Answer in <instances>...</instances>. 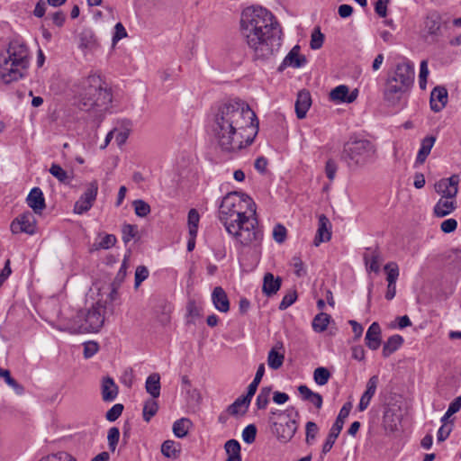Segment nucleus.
Listing matches in <instances>:
<instances>
[{
    "instance_id": "nucleus-1",
    "label": "nucleus",
    "mask_w": 461,
    "mask_h": 461,
    "mask_svg": "<svg viewBox=\"0 0 461 461\" xmlns=\"http://www.w3.org/2000/svg\"><path fill=\"white\" fill-rule=\"evenodd\" d=\"M256 113L241 100L220 105L212 119V131L221 151L233 153L249 146L258 134Z\"/></svg>"
},
{
    "instance_id": "nucleus-2",
    "label": "nucleus",
    "mask_w": 461,
    "mask_h": 461,
    "mask_svg": "<svg viewBox=\"0 0 461 461\" xmlns=\"http://www.w3.org/2000/svg\"><path fill=\"white\" fill-rule=\"evenodd\" d=\"M219 220L240 247L260 249L263 230L256 216V204L249 195L238 192L227 194L219 208Z\"/></svg>"
},
{
    "instance_id": "nucleus-3",
    "label": "nucleus",
    "mask_w": 461,
    "mask_h": 461,
    "mask_svg": "<svg viewBox=\"0 0 461 461\" xmlns=\"http://www.w3.org/2000/svg\"><path fill=\"white\" fill-rule=\"evenodd\" d=\"M240 35L256 59H270L281 46V30L271 12L261 6L245 8L240 21Z\"/></svg>"
},
{
    "instance_id": "nucleus-4",
    "label": "nucleus",
    "mask_w": 461,
    "mask_h": 461,
    "mask_svg": "<svg viewBox=\"0 0 461 461\" xmlns=\"http://www.w3.org/2000/svg\"><path fill=\"white\" fill-rule=\"evenodd\" d=\"M76 93L77 106L83 111L104 110L112 102L110 89L104 86L102 78L97 75H90L82 78L76 85Z\"/></svg>"
},
{
    "instance_id": "nucleus-5",
    "label": "nucleus",
    "mask_w": 461,
    "mask_h": 461,
    "mask_svg": "<svg viewBox=\"0 0 461 461\" xmlns=\"http://www.w3.org/2000/svg\"><path fill=\"white\" fill-rule=\"evenodd\" d=\"M106 306L103 300H98L90 308L78 311L65 329L71 333L98 332L104 324Z\"/></svg>"
},
{
    "instance_id": "nucleus-6",
    "label": "nucleus",
    "mask_w": 461,
    "mask_h": 461,
    "mask_svg": "<svg viewBox=\"0 0 461 461\" xmlns=\"http://www.w3.org/2000/svg\"><path fill=\"white\" fill-rule=\"evenodd\" d=\"M375 152V147L370 140H353L344 145L342 158L349 165L364 166L374 158Z\"/></svg>"
},
{
    "instance_id": "nucleus-7",
    "label": "nucleus",
    "mask_w": 461,
    "mask_h": 461,
    "mask_svg": "<svg viewBox=\"0 0 461 461\" xmlns=\"http://www.w3.org/2000/svg\"><path fill=\"white\" fill-rule=\"evenodd\" d=\"M270 429L276 439L282 443H288L298 429V423L291 415L281 420H273Z\"/></svg>"
},
{
    "instance_id": "nucleus-8",
    "label": "nucleus",
    "mask_w": 461,
    "mask_h": 461,
    "mask_svg": "<svg viewBox=\"0 0 461 461\" xmlns=\"http://www.w3.org/2000/svg\"><path fill=\"white\" fill-rule=\"evenodd\" d=\"M351 408L352 403L348 402L340 409L335 422L330 429L326 441L322 446V454H327L332 448L336 439L343 429L345 420L348 417Z\"/></svg>"
},
{
    "instance_id": "nucleus-9",
    "label": "nucleus",
    "mask_w": 461,
    "mask_h": 461,
    "mask_svg": "<svg viewBox=\"0 0 461 461\" xmlns=\"http://www.w3.org/2000/svg\"><path fill=\"white\" fill-rule=\"evenodd\" d=\"M27 68L16 66V62L0 55V78L5 84H10L23 78Z\"/></svg>"
},
{
    "instance_id": "nucleus-10",
    "label": "nucleus",
    "mask_w": 461,
    "mask_h": 461,
    "mask_svg": "<svg viewBox=\"0 0 461 461\" xmlns=\"http://www.w3.org/2000/svg\"><path fill=\"white\" fill-rule=\"evenodd\" d=\"M97 192L98 183L96 180H94L87 185L86 191L76 202L74 212L77 214H82L90 210L96 199Z\"/></svg>"
},
{
    "instance_id": "nucleus-11",
    "label": "nucleus",
    "mask_w": 461,
    "mask_h": 461,
    "mask_svg": "<svg viewBox=\"0 0 461 461\" xmlns=\"http://www.w3.org/2000/svg\"><path fill=\"white\" fill-rule=\"evenodd\" d=\"M389 78L410 89L414 80L413 64L407 60L398 63L393 74Z\"/></svg>"
},
{
    "instance_id": "nucleus-12",
    "label": "nucleus",
    "mask_w": 461,
    "mask_h": 461,
    "mask_svg": "<svg viewBox=\"0 0 461 461\" xmlns=\"http://www.w3.org/2000/svg\"><path fill=\"white\" fill-rule=\"evenodd\" d=\"M2 55L15 61L18 67L25 68L29 67V50L23 43L17 41L10 42L6 53Z\"/></svg>"
},
{
    "instance_id": "nucleus-13",
    "label": "nucleus",
    "mask_w": 461,
    "mask_h": 461,
    "mask_svg": "<svg viewBox=\"0 0 461 461\" xmlns=\"http://www.w3.org/2000/svg\"><path fill=\"white\" fill-rule=\"evenodd\" d=\"M459 181L458 175H452L450 177L442 178L435 183V192L441 195V198L456 199L458 193Z\"/></svg>"
},
{
    "instance_id": "nucleus-14",
    "label": "nucleus",
    "mask_w": 461,
    "mask_h": 461,
    "mask_svg": "<svg viewBox=\"0 0 461 461\" xmlns=\"http://www.w3.org/2000/svg\"><path fill=\"white\" fill-rule=\"evenodd\" d=\"M14 233L25 232L32 235L36 232V219L32 212H25L17 217L11 224Z\"/></svg>"
},
{
    "instance_id": "nucleus-15",
    "label": "nucleus",
    "mask_w": 461,
    "mask_h": 461,
    "mask_svg": "<svg viewBox=\"0 0 461 461\" xmlns=\"http://www.w3.org/2000/svg\"><path fill=\"white\" fill-rule=\"evenodd\" d=\"M408 90V88L402 86L401 84L388 78L384 90V99L390 105H396L400 104Z\"/></svg>"
},
{
    "instance_id": "nucleus-16",
    "label": "nucleus",
    "mask_w": 461,
    "mask_h": 461,
    "mask_svg": "<svg viewBox=\"0 0 461 461\" xmlns=\"http://www.w3.org/2000/svg\"><path fill=\"white\" fill-rule=\"evenodd\" d=\"M307 62L305 56L300 54V46L295 45L285 56L280 64L278 70L284 71L287 67L299 68L303 67Z\"/></svg>"
},
{
    "instance_id": "nucleus-17",
    "label": "nucleus",
    "mask_w": 461,
    "mask_h": 461,
    "mask_svg": "<svg viewBox=\"0 0 461 461\" xmlns=\"http://www.w3.org/2000/svg\"><path fill=\"white\" fill-rule=\"evenodd\" d=\"M78 48L86 54L99 47L97 37L90 28L83 29L78 34Z\"/></svg>"
},
{
    "instance_id": "nucleus-18",
    "label": "nucleus",
    "mask_w": 461,
    "mask_h": 461,
    "mask_svg": "<svg viewBox=\"0 0 461 461\" xmlns=\"http://www.w3.org/2000/svg\"><path fill=\"white\" fill-rule=\"evenodd\" d=\"M357 97V90L349 93V89L345 85H339L333 88L330 93V99L335 103H347L354 102Z\"/></svg>"
},
{
    "instance_id": "nucleus-19",
    "label": "nucleus",
    "mask_w": 461,
    "mask_h": 461,
    "mask_svg": "<svg viewBox=\"0 0 461 461\" xmlns=\"http://www.w3.org/2000/svg\"><path fill=\"white\" fill-rule=\"evenodd\" d=\"M441 18L437 13L429 14L423 23V32L427 36L437 39L440 35Z\"/></svg>"
},
{
    "instance_id": "nucleus-20",
    "label": "nucleus",
    "mask_w": 461,
    "mask_h": 461,
    "mask_svg": "<svg viewBox=\"0 0 461 461\" xmlns=\"http://www.w3.org/2000/svg\"><path fill=\"white\" fill-rule=\"evenodd\" d=\"M447 103V90L446 87L438 86L430 93V108L432 111L440 112Z\"/></svg>"
},
{
    "instance_id": "nucleus-21",
    "label": "nucleus",
    "mask_w": 461,
    "mask_h": 461,
    "mask_svg": "<svg viewBox=\"0 0 461 461\" xmlns=\"http://www.w3.org/2000/svg\"><path fill=\"white\" fill-rule=\"evenodd\" d=\"M382 331L378 322H373L365 337L366 345L371 350H376L381 346L382 342Z\"/></svg>"
},
{
    "instance_id": "nucleus-22",
    "label": "nucleus",
    "mask_w": 461,
    "mask_h": 461,
    "mask_svg": "<svg viewBox=\"0 0 461 461\" xmlns=\"http://www.w3.org/2000/svg\"><path fill=\"white\" fill-rule=\"evenodd\" d=\"M27 204L32 209L34 213L41 214L45 209V199L43 193L39 187H33L29 193L27 199Z\"/></svg>"
},
{
    "instance_id": "nucleus-23",
    "label": "nucleus",
    "mask_w": 461,
    "mask_h": 461,
    "mask_svg": "<svg viewBox=\"0 0 461 461\" xmlns=\"http://www.w3.org/2000/svg\"><path fill=\"white\" fill-rule=\"evenodd\" d=\"M378 383H379V378L377 375L371 376L369 378V380L367 381L366 389L364 392V393L362 394V396L360 398L359 404H358V410L360 411H364L365 410L367 409V407L371 402V399L373 398V396L375 395V393L376 392Z\"/></svg>"
},
{
    "instance_id": "nucleus-24",
    "label": "nucleus",
    "mask_w": 461,
    "mask_h": 461,
    "mask_svg": "<svg viewBox=\"0 0 461 461\" xmlns=\"http://www.w3.org/2000/svg\"><path fill=\"white\" fill-rule=\"evenodd\" d=\"M285 353L282 342L276 343L268 352L267 365L274 370L279 369L284 363Z\"/></svg>"
},
{
    "instance_id": "nucleus-25",
    "label": "nucleus",
    "mask_w": 461,
    "mask_h": 461,
    "mask_svg": "<svg viewBox=\"0 0 461 461\" xmlns=\"http://www.w3.org/2000/svg\"><path fill=\"white\" fill-rule=\"evenodd\" d=\"M312 105L311 95L306 90H302L297 95L295 102V113L298 119H303Z\"/></svg>"
},
{
    "instance_id": "nucleus-26",
    "label": "nucleus",
    "mask_w": 461,
    "mask_h": 461,
    "mask_svg": "<svg viewBox=\"0 0 461 461\" xmlns=\"http://www.w3.org/2000/svg\"><path fill=\"white\" fill-rule=\"evenodd\" d=\"M330 220L324 214H321L319 216V227L317 234L314 238L315 246H319L321 242L329 241L330 240L331 232L330 231Z\"/></svg>"
},
{
    "instance_id": "nucleus-27",
    "label": "nucleus",
    "mask_w": 461,
    "mask_h": 461,
    "mask_svg": "<svg viewBox=\"0 0 461 461\" xmlns=\"http://www.w3.org/2000/svg\"><path fill=\"white\" fill-rule=\"evenodd\" d=\"M118 386L112 377L107 376L103 379L101 385L103 401L106 402L114 401L118 395Z\"/></svg>"
},
{
    "instance_id": "nucleus-28",
    "label": "nucleus",
    "mask_w": 461,
    "mask_h": 461,
    "mask_svg": "<svg viewBox=\"0 0 461 461\" xmlns=\"http://www.w3.org/2000/svg\"><path fill=\"white\" fill-rule=\"evenodd\" d=\"M212 301L214 307L221 312H228L230 310V301L227 294L221 286H216L212 294Z\"/></svg>"
},
{
    "instance_id": "nucleus-29",
    "label": "nucleus",
    "mask_w": 461,
    "mask_h": 461,
    "mask_svg": "<svg viewBox=\"0 0 461 461\" xmlns=\"http://www.w3.org/2000/svg\"><path fill=\"white\" fill-rule=\"evenodd\" d=\"M456 208V199L440 198L433 208V213L436 217L442 218L453 212Z\"/></svg>"
},
{
    "instance_id": "nucleus-30",
    "label": "nucleus",
    "mask_w": 461,
    "mask_h": 461,
    "mask_svg": "<svg viewBox=\"0 0 461 461\" xmlns=\"http://www.w3.org/2000/svg\"><path fill=\"white\" fill-rule=\"evenodd\" d=\"M401 423V415L397 414L395 410L387 409L384 412L383 425L386 431L395 432L398 430V426Z\"/></svg>"
},
{
    "instance_id": "nucleus-31",
    "label": "nucleus",
    "mask_w": 461,
    "mask_h": 461,
    "mask_svg": "<svg viewBox=\"0 0 461 461\" xmlns=\"http://www.w3.org/2000/svg\"><path fill=\"white\" fill-rule=\"evenodd\" d=\"M252 397L249 396L248 393L246 395H241L237 398L233 403L228 406L227 411L230 415H238L240 413L245 414L251 402Z\"/></svg>"
},
{
    "instance_id": "nucleus-32",
    "label": "nucleus",
    "mask_w": 461,
    "mask_h": 461,
    "mask_svg": "<svg viewBox=\"0 0 461 461\" xmlns=\"http://www.w3.org/2000/svg\"><path fill=\"white\" fill-rule=\"evenodd\" d=\"M282 280L280 277H275L272 273H266L263 279V293L271 296L276 294L280 289Z\"/></svg>"
},
{
    "instance_id": "nucleus-33",
    "label": "nucleus",
    "mask_w": 461,
    "mask_h": 461,
    "mask_svg": "<svg viewBox=\"0 0 461 461\" xmlns=\"http://www.w3.org/2000/svg\"><path fill=\"white\" fill-rule=\"evenodd\" d=\"M436 138L433 136H428L421 140L420 150L417 154L416 164H423L429 155L431 149L434 146Z\"/></svg>"
},
{
    "instance_id": "nucleus-34",
    "label": "nucleus",
    "mask_w": 461,
    "mask_h": 461,
    "mask_svg": "<svg viewBox=\"0 0 461 461\" xmlns=\"http://www.w3.org/2000/svg\"><path fill=\"white\" fill-rule=\"evenodd\" d=\"M160 375L158 373H153L148 376L145 383V389L152 398H158L160 395Z\"/></svg>"
},
{
    "instance_id": "nucleus-35",
    "label": "nucleus",
    "mask_w": 461,
    "mask_h": 461,
    "mask_svg": "<svg viewBox=\"0 0 461 461\" xmlns=\"http://www.w3.org/2000/svg\"><path fill=\"white\" fill-rule=\"evenodd\" d=\"M403 343V338L400 335H393L388 338L383 346V356L388 357L395 352Z\"/></svg>"
},
{
    "instance_id": "nucleus-36",
    "label": "nucleus",
    "mask_w": 461,
    "mask_h": 461,
    "mask_svg": "<svg viewBox=\"0 0 461 461\" xmlns=\"http://www.w3.org/2000/svg\"><path fill=\"white\" fill-rule=\"evenodd\" d=\"M228 455L226 461H241L240 444L236 439H230L224 445Z\"/></svg>"
},
{
    "instance_id": "nucleus-37",
    "label": "nucleus",
    "mask_w": 461,
    "mask_h": 461,
    "mask_svg": "<svg viewBox=\"0 0 461 461\" xmlns=\"http://www.w3.org/2000/svg\"><path fill=\"white\" fill-rule=\"evenodd\" d=\"M364 260L367 270L378 273L380 271V263L383 260L381 255L377 251H373L370 255L365 254Z\"/></svg>"
},
{
    "instance_id": "nucleus-38",
    "label": "nucleus",
    "mask_w": 461,
    "mask_h": 461,
    "mask_svg": "<svg viewBox=\"0 0 461 461\" xmlns=\"http://www.w3.org/2000/svg\"><path fill=\"white\" fill-rule=\"evenodd\" d=\"M192 425V422L187 418H181L176 420L173 424V432L176 438H182L185 437Z\"/></svg>"
},
{
    "instance_id": "nucleus-39",
    "label": "nucleus",
    "mask_w": 461,
    "mask_h": 461,
    "mask_svg": "<svg viewBox=\"0 0 461 461\" xmlns=\"http://www.w3.org/2000/svg\"><path fill=\"white\" fill-rule=\"evenodd\" d=\"M156 398H151L147 400L143 405L142 416L143 420L149 422L152 417L156 415L158 411V402L155 400Z\"/></svg>"
},
{
    "instance_id": "nucleus-40",
    "label": "nucleus",
    "mask_w": 461,
    "mask_h": 461,
    "mask_svg": "<svg viewBox=\"0 0 461 461\" xmlns=\"http://www.w3.org/2000/svg\"><path fill=\"white\" fill-rule=\"evenodd\" d=\"M0 377L4 378L5 383L12 387L17 394L23 393V386L11 376L9 370L0 367Z\"/></svg>"
},
{
    "instance_id": "nucleus-41",
    "label": "nucleus",
    "mask_w": 461,
    "mask_h": 461,
    "mask_svg": "<svg viewBox=\"0 0 461 461\" xmlns=\"http://www.w3.org/2000/svg\"><path fill=\"white\" fill-rule=\"evenodd\" d=\"M116 243V237L113 234L104 235L99 241H95L91 250L108 249L113 247Z\"/></svg>"
},
{
    "instance_id": "nucleus-42",
    "label": "nucleus",
    "mask_w": 461,
    "mask_h": 461,
    "mask_svg": "<svg viewBox=\"0 0 461 461\" xmlns=\"http://www.w3.org/2000/svg\"><path fill=\"white\" fill-rule=\"evenodd\" d=\"M330 316L327 313L321 312L317 314L312 321V328L317 332L324 331L329 323H330Z\"/></svg>"
},
{
    "instance_id": "nucleus-43",
    "label": "nucleus",
    "mask_w": 461,
    "mask_h": 461,
    "mask_svg": "<svg viewBox=\"0 0 461 461\" xmlns=\"http://www.w3.org/2000/svg\"><path fill=\"white\" fill-rule=\"evenodd\" d=\"M200 216L195 209H191L188 212L187 223L189 235L197 236Z\"/></svg>"
},
{
    "instance_id": "nucleus-44",
    "label": "nucleus",
    "mask_w": 461,
    "mask_h": 461,
    "mask_svg": "<svg viewBox=\"0 0 461 461\" xmlns=\"http://www.w3.org/2000/svg\"><path fill=\"white\" fill-rule=\"evenodd\" d=\"M264 374H265V366H264V364H260L258 367V370L256 372L253 381L248 386L247 393L249 394V396H251V397L254 396Z\"/></svg>"
},
{
    "instance_id": "nucleus-45",
    "label": "nucleus",
    "mask_w": 461,
    "mask_h": 461,
    "mask_svg": "<svg viewBox=\"0 0 461 461\" xmlns=\"http://www.w3.org/2000/svg\"><path fill=\"white\" fill-rule=\"evenodd\" d=\"M386 273V281L388 284H396L399 277V267L395 262H389L384 267Z\"/></svg>"
},
{
    "instance_id": "nucleus-46",
    "label": "nucleus",
    "mask_w": 461,
    "mask_h": 461,
    "mask_svg": "<svg viewBox=\"0 0 461 461\" xmlns=\"http://www.w3.org/2000/svg\"><path fill=\"white\" fill-rule=\"evenodd\" d=\"M270 393H271L270 387L261 388V390L256 399V405H257L258 409L264 410L267 408V406L269 402Z\"/></svg>"
},
{
    "instance_id": "nucleus-47",
    "label": "nucleus",
    "mask_w": 461,
    "mask_h": 461,
    "mask_svg": "<svg viewBox=\"0 0 461 461\" xmlns=\"http://www.w3.org/2000/svg\"><path fill=\"white\" fill-rule=\"evenodd\" d=\"M330 377V373L326 367H317L313 372L314 382L319 385H325Z\"/></svg>"
},
{
    "instance_id": "nucleus-48",
    "label": "nucleus",
    "mask_w": 461,
    "mask_h": 461,
    "mask_svg": "<svg viewBox=\"0 0 461 461\" xmlns=\"http://www.w3.org/2000/svg\"><path fill=\"white\" fill-rule=\"evenodd\" d=\"M449 264L455 270H461V250L458 249H452L447 252V256Z\"/></svg>"
},
{
    "instance_id": "nucleus-49",
    "label": "nucleus",
    "mask_w": 461,
    "mask_h": 461,
    "mask_svg": "<svg viewBox=\"0 0 461 461\" xmlns=\"http://www.w3.org/2000/svg\"><path fill=\"white\" fill-rule=\"evenodd\" d=\"M50 173L56 177L61 183H68L69 176L66 170H64L59 165L53 163L50 168Z\"/></svg>"
},
{
    "instance_id": "nucleus-50",
    "label": "nucleus",
    "mask_w": 461,
    "mask_h": 461,
    "mask_svg": "<svg viewBox=\"0 0 461 461\" xmlns=\"http://www.w3.org/2000/svg\"><path fill=\"white\" fill-rule=\"evenodd\" d=\"M120 285H117L115 283H112L111 285V291L109 294L107 295V298L103 303H105L106 311L109 310L111 312H113V306H110L114 302H116L119 299V293L118 288Z\"/></svg>"
},
{
    "instance_id": "nucleus-51",
    "label": "nucleus",
    "mask_w": 461,
    "mask_h": 461,
    "mask_svg": "<svg viewBox=\"0 0 461 461\" xmlns=\"http://www.w3.org/2000/svg\"><path fill=\"white\" fill-rule=\"evenodd\" d=\"M134 212L139 217H146L150 212V206L143 200H135L132 203Z\"/></svg>"
},
{
    "instance_id": "nucleus-52",
    "label": "nucleus",
    "mask_w": 461,
    "mask_h": 461,
    "mask_svg": "<svg viewBox=\"0 0 461 461\" xmlns=\"http://www.w3.org/2000/svg\"><path fill=\"white\" fill-rule=\"evenodd\" d=\"M120 430L117 427H112L108 430L107 440L108 447L112 452H114L119 442Z\"/></svg>"
},
{
    "instance_id": "nucleus-53",
    "label": "nucleus",
    "mask_w": 461,
    "mask_h": 461,
    "mask_svg": "<svg viewBox=\"0 0 461 461\" xmlns=\"http://www.w3.org/2000/svg\"><path fill=\"white\" fill-rule=\"evenodd\" d=\"M319 428L317 424L313 421H308L305 425V441L307 444H312V442L316 438L318 434Z\"/></svg>"
},
{
    "instance_id": "nucleus-54",
    "label": "nucleus",
    "mask_w": 461,
    "mask_h": 461,
    "mask_svg": "<svg viewBox=\"0 0 461 461\" xmlns=\"http://www.w3.org/2000/svg\"><path fill=\"white\" fill-rule=\"evenodd\" d=\"M324 41V35L321 32L320 28H315L311 37V48L312 50H319L321 48Z\"/></svg>"
},
{
    "instance_id": "nucleus-55",
    "label": "nucleus",
    "mask_w": 461,
    "mask_h": 461,
    "mask_svg": "<svg viewBox=\"0 0 461 461\" xmlns=\"http://www.w3.org/2000/svg\"><path fill=\"white\" fill-rule=\"evenodd\" d=\"M149 270L145 266H139L135 270L134 287L138 288L140 284L149 277Z\"/></svg>"
},
{
    "instance_id": "nucleus-56",
    "label": "nucleus",
    "mask_w": 461,
    "mask_h": 461,
    "mask_svg": "<svg viewBox=\"0 0 461 461\" xmlns=\"http://www.w3.org/2000/svg\"><path fill=\"white\" fill-rule=\"evenodd\" d=\"M256 435L257 428L254 424L248 425L242 431V438L248 444H251L255 441Z\"/></svg>"
},
{
    "instance_id": "nucleus-57",
    "label": "nucleus",
    "mask_w": 461,
    "mask_h": 461,
    "mask_svg": "<svg viewBox=\"0 0 461 461\" xmlns=\"http://www.w3.org/2000/svg\"><path fill=\"white\" fill-rule=\"evenodd\" d=\"M122 411L123 405L121 403H116L107 411L105 418L109 421H115L122 415Z\"/></svg>"
},
{
    "instance_id": "nucleus-58",
    "label": "nucleus",
    "mask_w": 461,
    "mask_h": 461,
    "mask_svg": "<svg viewBox=\"0 0 461 461\" xmlns=\"http://www.w3.org/2000/svg\"><path fill=\"white\" fill-rule=\"evenodd\" d=\"M175 442L173 440H166L161 446V453L166 457H176Z\"/></svg>"
},
{
    "instance_id": "nucleus-59",
    "label": "nucleus",
    "mask_w": 461,
    "mask_h": 461,
    "mask_svg": "<svg viewBox=\"0 0 461 461\" xmlns=\"http://www.w3.org/2000/svg\"><path fill=\"white\" fill-rule=\"evenodd\" d=\"M297 299V294L295 291H292V292H289L288 294H286L280 304H279V309L280 310H285L287 309L289 306H291Z\"/></svg>"
},
{
    "instance_id": "nucleus-60",
    "label": "nucleus",
    "mask_w": 461,
    "mask_h": 461,
    "mask_svg": "<svg viewBox=\"0 0 461 461\" xmlns=\"http://www.w3.org/2000/svg\"><path fill=\"white\" fill-rule=\"evenodd\" d=\"M291 264H292V266L294 267V274L298 277H302V276L306 275V270L304 268V265H303V261L301 260L300 258L294 257L292 258Z\"/></svg>"
},
{
    "instance_id": "nucleus-61",
    "label": "nucleus",
    "mask_w": 461,
    "mask_h": 461,
    "mask_svg": "<svg viewBox=\"0 0 461 461\" xmlns=\"http://www.w3.org/2000/svg\"><path fill=\"white\" fill-rule=\"evenodd\" d=\"M285 237H286V229L281 224L276 225L273 230L274 240L277 243H282L285 241Z\"/></svg>"
},
{
    "instance_id": "nucleus-62",
    "label": "nucleus",
    "mask_w": 461,
    "mask_h": 461,
    "mask_svg": "<svg viewBox=\"0 0 461 461\" xmlns=\"http://www.w3.org/2000/svg\"><path fill=\"white\" fill-rule=\"evenodd\" d=\"M98 344L95 341H88L84 344V357L86 358L92 357L98 351Z\"/></svg>"
},
{
    "instance_id": "nucleus-63",
    "label": "nucleus",
    "mask_w": 461,
    "mask_h": 461,
    "mask_svg": "<svg viewBox=\"0 0 461 461\" xmlns=\"http://www.w3.org/2000/svg\"><path fill=\"white\" fill-rule=\"evenodd\" d=\"M337 170V163L331 158L328 159L325 165V174L330 181H332L335 178Z\"/></svg>"
},
{
    "instance_id": "nucleus-64",
    "label": "nucleus",
    "mask_w": 461,
    "mask_h": 461,
    "mask_svg": "<svg viewBox=\"0 0 461 461\" xmlns=\"http://www.w3.org/2000/svg\"><path fill=\"white\" fill-rule=\"evenodd\" d=\"M456 227H457V221L453 218L447 219V220L443 221L440 224V229L445 233H451V232L455 231Z\"/></svg>"
}]
</instances>
